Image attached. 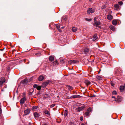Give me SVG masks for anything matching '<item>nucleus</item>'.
<instances>
[{
    "mask_svg": "<svg viewBox=\"0 0 125 125\" xmlns=\"http://www.w3.org/2000/svg\"><path fill=\"white\" fill-rule=\"evenodd\" d=\"M5 78L3 77L0 78V87L2 86L3 84L5 82Z\"/></svg>",
    "mask_w": 125,
    "mask_h": 125,
    "instance_id": "f257e3e1",
    "label": "nucleus"
},
{
    "mask_svg": "<svg viewBox=\"0 0 125 125\" xmlns=\"http://www.w3.org/2000/svg\"><path fill=\"white\" fill-rule=\"evenodd\" d=\"M30 80H28L26 78L23 80L21 82V83H22L23 84H26L30 82Z\"/></svg>",
    "mask_w": 125,
    "mask_h": 125,
    "instance_id": "f03ea898",
    "label": "nucleus"
},
{
    "mask_svg": "<svg viewBox=\"0 0 125 125\" xmlns=\"http://www.w3.org/2000/svg\"><path fill=\"white\" fill-rule=\"evenodd\" d=\"M95 11V10L91 8H88L87 11V12L88 14H90L91 13H93Z\"/></svg>",
    "mask_w": 125,
    "mask_h": 125,
    "instance_id": "7ed1b4c3",
    "label": "nucleus"
},
{
    "mask_svg": "<svg viewBox=\"0 0 125 125\" xmlns=\"http://www.w3.org/2000/svg\"><path fill=\"white\" fill-rule=\"evenodd\" d=\"M122 100V98L120 96H118L116 99H115V101L117 102H120Z\"/></svg>",
    "mask_w": 125,
    "mask_h": 125,
    "instance_id": "20e7f679",
    "label": "nucleus"
},
{
    "mask_svg": "<svg viewBox=\"0 0 125 125\" xmlns=\"http://www.w3.org/2000/svg\"><path fill=\"white\" fill-rule=\"evenodd\" d=\"M78 62V61L76 60H71L68 62V63L71 64L72 63H75Z\"/></svg>",
    "mask_w": 125,
    "mask_h": 125,
    "instance_id": "39448f33",
    "label": "nucleus"
},
{
    "mask_svg": "<svg viewBox=\"0 0 125 125\" xmlns=\"http://www.w3.org/2000/svg\"><path fill=\"white\" fill-rule=\"evenodd\" d=\"M85 107V106L84 105L82 106L81 107H78L77 109L78 112H80L81 111L83 110Z\"/></svg>",
    "mask_w": 125,
    "mask_h": 125,
    "instance_id": "423d86ee",
    "label": "nucleus"
},
{
    "mask_svg": "<svg viewBox=\"0 0 125 125\" xmlns=\"http://www.w3.org/2000/svg\"><path fill=\"white\" fill-rule=\"evenodd\" d=\"M100 21H98L95 22L93 25L97 27L98 25H100Z\"/></svg>",
    "mask_w": 125,
    "mask_h": 125,
    "instance_id": "0eeeda50",
    "label": "nucleus"
},
{
    "mask_svg": "<svg viewBox=\"0 0 125 125\" xmlns=\"http://www.w3.org/2000/svg\"><path fill=\"white\" fill-rule=\"evenodd\" d=\"M84 82L87 86H88L91 83V82L87 80H85Z\"/></svg>",
    "mask_w": 125,
    "mask_h": 125,
    "instance_id": "6e6552de",
    "label": "nucleus"
},
{
    "mask_svg": "<svg viewBox=\"0 0 125 125\" xmlns=\"http://www.w3.org/2000/svg\"><path fill=\"white\" fill-rule=\"evenodd\" d=\"M44 77L42 75H40L38 78V79L39 81H41L44 79Z\"/></svg>",
    "mask_w": 125,
    "mask_h": 125,
    "instance_id": "1a4fd4ad",
    "label": "nucleus"
},
{
    "mask_svg": "<svg viewBox=\"0 0 125 125\" xmlns=\"http://www.w3.org/2000/svg\"><path fill=\"white\" fill-rule=\"evenodd\" d=\"M120 90L121 92H122L125 90V86H121L120 87Z\"/></svg>",
    "mask_w": 125,
    "mask_h": 125,
    "instance_id": "9d476101",
    "label": "nucleus"
},
{
    "mask_svg": "<svg viewBox=\"0 0 125 125\" xmlns=\"http://www.w3.org/2000/svg\"><path fill=\"white\" fill-rule=\"evenodd\" d=\"M89 50L88 48H86L84 49L83 52L84 53L87 54L89 53Z\"/></svg>",
    "mask_w": 125,
    "mask_h": 125,
    "instance_id": "9b49d317",
    "label": "nucleus"
},
{
    "mask_svg": "<svg viewBox=\"0 0 125 125\" xmlns=\"http://www.w3.org/2000/svg\"><path fill=\"white\" fill-rule=\"evenodd\" d=\"M49 82L48 81H47L44 82L42 84V86L43 87H44L46 86H47V85L49 84Z\"/></svg>",
    "mask_w": 125,
    "mask_h": 125,
    "instance_id": "f8f14e48",
    "label": "nucleus"
},
{
    "mask_svg": "<svg viewBox=\"0 0 125 125\" xmlns=\"http://www.w3.org/2000/svg\"><path fill=\"white\" fill-rule=\"evenodd\" d=\"M34 116L36 117H39L40 115V113L37 112H35L33 114Z\"/></svg>",
    "mask_w": 125,
    "mask_h": 125,
    "instance_id": "ddd939ff",
    "label": "nucleus"
},
{
    "mask_svg": "<svg viewBox=\"0 0 125 125\" xmlns=\"http://www.w3.org/2000/svg\"><path fill=\"white\" fill-rule=\"evenodd\" d=\"M26 98L25 97L21 98L20 101V102L21 104H23L25 100H26Z\"/></svg>",
    "mask_w": 125,
    "mask_h": 125,
    "instance_id": "4468645a",
    "label": "nucleus"
},
{
    "mask_svg": "<svg viewBox=\"0 0 125 125\" xmlns=\"http://www.w3.org/2000/svg\"><path fill=\"white\" fill-rule=\"evenodd\" d=\"M113 16L111 15H108L107 16V19L110 20H111L113 19Z\"/></svg>",
    "mask_w": 125,
    "mask_h": 125,
    "instance_id": "2eb2a0df",
    "label": "nucleus"
},
{
    "mask_svg": "<svg viewBox=\"0 0 125 125\" xmlns=\"http://www.w3.org/2000/svg\"><path fill=\"white\" fill-rule=\"evenodd\" d=\"M49 59L50 61L51 62L53 61L54 60V57L52 56H50Z\"/></svg>",
    "mask_w": 125,
    "mask_h": 125,
    "instance_id": "dca6fc26",
    "label": "nucleus"
},
{
    "mask_svg": "<svg viewBox=\"0 0 125 125\" xmlns=\"http://www.w3.org/2000/svg\"><path fill=\"white\" fill-rule=\"evenodd\" d=\"M56 27L57 29L59 31L61 32L62 31L60 29V26L59 24H57L56 25Z\"/></svg>",
    "mask_w": 125,
    "mask_h": 125,
    "instance_id": "f3484780",
    "label": "nucleus"
},
{
    "mask_svg": "<svg viewBox=\"0 0 125 125\" xmlns=\"http://www.w3.org/2000/svg\"><path fill=\"white\" fill-rule=\"evenodd\" d=\"M115 8L116 10H118L120 9V6L118 4H115L114 5Z\"/></svg>",
    "mask_w": 125,
    "mask_h": 125,
    "instance_id": "a211bd4d",
    "label": "nucleus"
},
{
    "mask_svg": "<svg viewBox=\"0 0 125 125\" xmlns=\"http://www.w3.org/2000/svg\"><path fill=\"white\" fill-rule=\"evenodd\" d=\"M66 87H67V88H68V89L69 90L71 91L73 89V87L72 86H71L70 85H66Z\"/></svg>",
    "mask_w": 125,
    "mask_h": 125,
    "instance_id": "6ab92c4d",
    "label": "nucleus"
},
{
    "mask_svg": "<svg viewBox=\"0 0 125 125\" xmlns=\"http://www.w3.org/2000/svg\"><path fill=\"white\" fill-rule=\"evenodd\" d=\"M53 65L54 66H55L57 65L59 63L57 60L54 61L52 63Z\"/></svg>",
    "mask_w": 125,
    "mask_h": 125,
    "instance_id": "aec40b11",
    "label": "nucleus"
},
{
    "mask_svg": "<svg viewBox=\"0 0 125 125\" xmlns=\"http://www.w3.org/2000/svg\"><path fill=\"white\" fill-rule=\"evenodd\" d=\"M30 111L29 109H27L24 111L25 115H26L28 114L30 112Z\"/></svg>",
    "mask_w": 125,
    "mask_h": 125,
    "instance_id": "412c9836",
    "label": "nucleus"
},
{
    "mask_svg": "<svg viewBox=\"0 0 125 125\" xmlns=\"http://www.w3.org/2000/svg\"><path fill=\"white\" fill-rule=\"evenodd\" d=\"M38 106H33L32 108V110L33 111H36L38 108Z\"/></svg>",
    "mask_w": 125,
    "mask_h": 125,
    "instance_id": "4be33fe9",
    "label": "nucleus"
},
{
    "mask_svg": "<svg viewBox=\"0 0 125 125\" xmlns=\"http://www.w3.org/2000/svg\"><path fill=\"white\" fill-rule=\"evenodd\" d=\"M93 41H94L95 40H96L97 38V34H95L93 36Z\"/></svg>",
    "mask_w": 125,
    "mask_h": 125,
    "instance_id": "5701e85b",
    "label": "nucleus"
},
{
    "mask_svg": "<svg viewBox=\"0 0 125 125\" xmlns=\"http://www.w3.org/2000/svg\"><path fill=\"white\" fill-rule=\"evenodd\" d=\"M112 24L114 25H116L117 24V21L115 20H113L112 21Z\"/></svg>",
    "mask_w": 125,
    "mask_h": 125,
    "instance_id": "b1692460",
    "label": "nucleus"
},
{
    "mask_svg": "<svg viewBox=\"0 0 125 125\" xmlns=\"http://www.w3.org/2000/svg\"><path fill=\"white\" fill-rule=\"evenodd\" d=\"M109 28L112 31H114L115 30V27L112 25H110L109 26Z\"/></svg>",
    "mask_w": 125,
    "mask_h": 125,
    "instance_id": "393cba45",
    "label": "nucleus"
},
{
    "mask_svg": "<svg viewBox=\"0 0 125 125\" xmlns=\"http://www.w3.org/2000/svg\"><path fill=\"white\" fill-rule=\"evenodd\" d=\"M96 79L99 80H101L102 79V78L100 76H97L96 77Z\"/></svg>",
    "mask_w": 125,
    "mask_h": 125,
    "instance_id": "a878e982",
    "label": "nucleus"
},
{
    "mask_svg": "<svg viewBox=\"0 0 125 125\" xmlns=\"http://www.w3.org/2000/svg\"><path fill=\"white\" fill-rule=\"evenodd\" d=\"M72 30L73 32H75L77 31V29L75 27H73L72 28Z\"/></svg>",
    "mask_w": 125,
    "mask_h": 125,
    "instance_id": "bb28decb",
    "label": "nucleus"
},
{
    "mask_svg": "<svg viewBox=\"0 0 125 125\" xmlns=\"http://www.w3.org/2000/svg\"><path fill=\"white\" fill-rule=\"evenodd\" d=\"M35 54L36 55L38 56H40L42 55V54L40 52H38V53H36Z\"/></svg>",
    "mask_w": 125,
    "mask_h": 125,
    "instance_id": "cd10ccee",
    "label": "nucleus"
},
{
    "mask_svg": "<svg viewBox=\"0 0 125 125\" xmlns=\"http://www.w3.org/2000/svg\"><path fill=\"white\" fill-rule=\"evenodd\" d=\"M44 113L46 114L49 115L50 114L48 110H45L44 111Z\"/></svg>",
    "mask_w": 125,
    "mask_h": 125,
    "instance_id": "c85d7f7f",
    "label": "nucleus"
},
{
    "mask_svg": "<svg viewBox=\"0 0 125 125\" xmlns=\"http://www.w3.org/2000/svg\"><path fill=\"white\" fill-rule=\"evenodd\" d=\"M90 113V112L89 111H87L85 113V114L84 115H86V116H88L89 115Z\"/></svg>",
    "mask_w": 125,
    "mask_h": 125,
    "instance_id": "c756f323",
    "label": "nucleus"
},
{
    "mask_svg": "<svg viewBox=\"0 0 125 125\" xmlns=\"http://www.w3.org/2000/svg\"><path fill=\"white\" fill-rule=\"evenodd\" d=\"M42 86H38L37 87V89L39 90H41Z\"/></svg>",
    "mask_w": 125,
    "mask_h": 125,
    "instance_id": "7c9ffc66",
    "label": "nucleus"
},
{
    "mask_svg": "<svg viewBox=\"0 0 125 125\" xmlns=\"http://www.w3.org/2000/svg\"><path fill=\"white\" fill-rule=\"evenodd\" d=\"M79 95H74L72 96H71V98H75L77 97H78V96H79Z\"/></svg>",
    "mask_w": 125,
    "mask_h": 125,
    "instance_id": "2f4dec72",
    "label": "nucleus"
},
{
    "mask_svg": "<svg viewBox=\"0 0 125 125\" xmlns=\"http://www.w3.org/2000/svg\"><path fill=\"white\" fill-rule=\"evenodd\" d=\"M68 112L67 110H65L64 112V115L65 116H66L67 115Z\"/></svg>",
    "mask_w": 125,
    "mask_h": 125,
    "instance_id": "473e14b6",
    "label": "nucleus"
},
{
    "mask_svg": "<svg viewBox=\"0 0 125 125\" xmlns=\"http://www.w3.org/2000/svg\"><path fill=\"white\" fill-rule=\"evenodd\" d=\"M95 97V95L94 94H93L92 95V94H90V96H89V97Z\"/></svg>",
    "mask_w": 125,
    "mask_h": 125,
    "instance_id": "72a5a7b5",
    "label": "nucleus"
},
{
    "mask_svg": "<svg viewBox=\"0 0 125 125\" xmlns=\"http://www.w3.org/2000/svg\"><path fill=\"white\" fill-rule=\"evenodd\" d=\"M112 93L113 94H114V95H116L117 94L116 92L115 91H113V92Z\"/></svg>",
    "mask_w": 125,
    "mask_h": 125,
    "instance_id": "f704fd0d",
    "label": "nucleus"
},
{
    "mask_svg": "<svg viewBox=\"0 0 125 125\" xmlns=\"http://www.w3.org/2000/svg\"><path fill=\"white\" fill-rule=\"evenodd\" d=\"M106 6L105 5H104L101 7V9H104L106 8Z\"/></svg>",
    "mask_w": 125,
    "mask_h": 125,
    "instance_id": "c9c22d12",
    "label": "nucleus"
},
{
    "mask_svg": "<svg viewBox=\"0 0 125 125\" xmlns=\"http://www.w3.org/2000/svg\"><path fill=\"white\" fill-rule=\"evenodd\" d=\"M92 109L91 108H89L87 110V111H89L90 113Z\"/></svg>",
    "mask_w": 125,
    "mask_h": 125,
    "instance_id": "e433bc0d",
    "label": "nucleus"
},
{
    "mask_svg": "<svg viewBox=\"0 0 125 125\" xmlns=\"http://www.w3.org/2000/svg\"><path fill=\"white\" fill-rule=\"evenodd\" d=\"M118 4L120 5H123V3L122 1H119L118 2Z\"/></svg>",
    "mask_w": 125,
    "mask_h": 125,
    "instance_id": "4c0bfd02",
    "label": "nucleus"
},
{
    "mask_svg": "<svg viewBox=\"0 0 125 125\" xmlns=\"http://www.w3.org/2000/svg\"><path fill=\"white\" fill-rule=\"evenodd\" d=\"M55 105V104H52L50 106V107L51 108H52L54 107Z\"/></svg>",
    "mask_w": 125,
    "mask_h": 125,
    "instance_id": "58836bf2",
    "label": "nucleus"
},
{
    "mask_svg": "<svg viewBox=\"0 0 125 125\" xmlns=\"http://www.w3.org/2000/svg\"><path fill=\"white\" fill-rule=\"evenodd\" d=\"M85 20L86 21H90L92 20V19H89L88 18H86L85 19Z\"/></svg>",
    "mask_w": 125,
    "mask_h": 125,
    "instance_id": "ea45409f",
    "label": "nucleus"
},
{
    "mask_svg": "<svg viewBox=\"0 0 125 125\" xmlns=\"http://www.w3.org/2000/svg\"><path fill=\"white\" fill-rule=\"evenodd\" d=\"M38 85L37 84H34L33 85V87L34 88H37V86H38Z\"/></svg>",
    "mask_w": 125,
    "mask_h": 125,
    "instance_id": "a19ab883",
    "label": "nucleus"
},
{
    "mask_svg": "<svg viewBox=\"0 0 125 125\" xmlns=\"http://www.w3.org/2000/svg\"><path fill=\"white\" fill-rule=\"evenodd\" d=\"M80 120L81 121H83V118L82 117H80Z\"/></svg>",
    "mask_w": 125,
    "mask_h": 125,
    "instance_id": "79ce46f5",
    "label": "nucleus"
},
{
    "mask_svg": "<svg viewBox=\"0 0 125 125\" xmlns=\"http://www.w3.org/2000/svg\"><path fill=\"white\" fill-rule=\"evenodd\" d=\"M94 21L95 22L97 21H96V17H95L94 19Z\"/></svg>",
    "mask_w": 125,
    "mask_h": 125,
    "instance_id": "37998d69",
    "label": "nucleus"
},
{
    "mask_svg": "<svg viewBox=\"0 0 125 125\" xmlns=\"http://www.w3.org/2000/svg\"><path fill=\"white\" fill-rule=\"evenodd\" d=\"M111 84L112 86H113L114 85V83L113 82H111Z\"/></svg>",
    "mask_w": 125,
    "mask_h": 125,
    "instance_id": "c03bdc74",
    "label": "nucleus"
},
{
    "mask_svg": "<svg viewBox=\"0 0 125 125\" xmlns=\"http://www.w3.org/2000/svg\"><path fill=\"white\" fill-rule=\"evenodd\" d=\"M30 95H31V93L30 92H29L28 93Z\"/></svg>",
    "mask_w": 125,
    "mask_h": 125,
    "instance_id": "a18cd8bd",
    "label": "nucleus"
},
{
    "mask_svg": "<svg viewBox=\"0 0 125 125\" xmlns=\"http://www.w3.org/2000/svg\"><path fill=\"white\" fill-rule=\"evenodd\" d=\"M70 125H72L73 124V123L72 122H70Z\"/></svg>",
    "mask_w": 125,
    "mask_h": 125,
    "instance_id": "49530a36",
    "label": "nucleus"
},
{
    "mask_svg": "<svg viewBox=\"0 0 125 125\" xmlns=\"http://www.w3.org/2000/svg\"><path fill=\"white\" fill-rule=\"evenodd\" d=\"M112 98H114L115 99H116L115 98V96H112Z\"/></svg>",
    "mask_w": 125,
    "mask_h": 125,
    "instance_id": "de8ad7c7",
    "label": "nucleus"
},
{
    "mask_svg": "<svg viewBox=\"0 0 125 125\" xmlns=\"http://www.w3.org/2000/svg\"><path fill=\"white\" fill-rule=\"evenodd\" d=\"M81 125H86L85 124H84V123H82V124H81Z\"/></svg>",
    "mask_w": 125,
    "mask_h": 125,
    "instance_id": "09e8293b",
    "label": "nucleus"
},
{
    "mask_svg": "<svg viewBox=\"0 0 125 125\" xmlns=\"http://www.w3.org/2000/svg\"><path fill=\"white\" fill-rule=\"evenodd\" d=\"M89 0L90 2H91L92 1V0Z\"/></svg>",
    "mask_w": 125,
    "mask_h": 125,
    "instance_id": "8fccbe9b",
    "label": "nucleus"
},
{
    "mask_svg": "<svg viewBox=\"0 0 125 125\" xmlns=\"http://www.w3.org/2000/svg\"><path fill=\"white\" fill-rule=\"evenodd\" d=\"M62 29H63L64 28V27H61Z\"/></svg>",
    "mask_w": 125,
    "mask_h": 125,
    "instance_id": "3c124183",
    "label": "nucleus"
},
{
    "mask_svg": "<svg viewBox=\"0 0 125 125\" xmlns=\"http://www.w3.org/2000/svg\"><path fill=\"white\" fill-rule=\"evenodd\" d=\"M62 115H63V114H62Z\"/></svg>",
    "mask_w": 125,
    "mask_h": 125,
    "instance_id": "603ef678",
    "label": "nucleus"
},
{
    "mask_svg": "<svg viewBox=\"0 0 125 125\" xmlns=\"http://www.w3.org/2000/svg\"><path fill=\"white\" fill-rule=\"evenodd\" d=\"M0 50L2 51V50H1V49H0Z\"/></svg>",
    "mask_w": 125,
    "mask_h": 125,
    "instance_id": "864d4df0",
    "label": "nucleus"
}]
</instances>
